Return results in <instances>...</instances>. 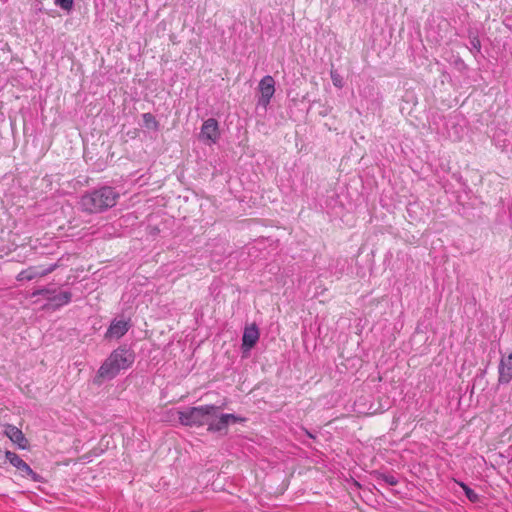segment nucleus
Segmentation results:
<instances>
[{"label":"nucleus","instance_id":"6ab92c4d","mask_svg":"<svg viewBox=\"0 0 512 512\" xmlns=\"http://www.w3.org/2000/svg\"><path fill=\"white\" fill-rule=\"evenodd\" d=\"M50 294H51V291L49 289L43 288V289H38V290L34 291L32 293V296L35 297V296H38V295H43V296H45L49 300L50 299Z\"/></svg>","mask_w":512,"mask_h":512},{"label":"nucleus","instance_id":"6e6552de","mask_svg":"<svg viewBox=\"0 0 512 512\" xmlns=\"http://www.w3.org/2000/svg\"><path fill=\"white\" fill-rule=\"evenodd\" d=\"M259 91L261 93L259 104L267 107L275 93V81L272 76L267 75L260 80Z\"/></svg>","mask_w":512,"mask_h":512},{"label":"nucleus","instance_id":"9d476101","mask_svg":"<svg viewBox=\"0 0 512 512\" xmlns=\"http://www.w3.org/2000/svg\"><path fill=\"white\" fill-rule=\"evenodd\" d=\"M129 329V323L122 320H114L105 333L106 339H119L126 334Z\"/></svg>","mask_w":512,"mask_h":512},{"label":"nucleus","instance_id":"dca6fc26","mask_svg":"<svg viewBox=\"0 0 512 512\" xmlns=\"http://www.w3.org/2000/svg\"><path fill=\"white\" fill-rule=\"evenodd\" d=\"M376 478L378 481H382L390 486H396L398 484L396 477L390 474H378Z\"/></svg>","mask_w":512,"mask_h":512},{"label":"nucleus","instance_id":"aec40b11","mask_svg":"<svg viewBox=\"0 0 512 512\" xmlns=\"http://www.w3.org/2000/svg\"><path fill=\"white\" fill-rule=\"evenodd\" d=\"M476 42H477V43H473V44H474V46H477V45L479 46V45H480V41H478V40H477Z\"/></svg>","mask_w":512,"mask_h":512},{"label":"nucleus","instance_id":"39448f33","mask_svg":"<svg viewBox=\"0 0 512 512\" xmlns=\"http://www.w3.org/2000/svg\"><path fill=\"white\" fill-rule=\"evenodd\" d=\"M5 457L11 465H13L24 478H29L35 482L40 480V476L34 472L31 467L21 459L16 453L11 451L5 452Z\"/></svg>","mask_w":512,"mask_h":512},{"label":"nucleus","instance_id":"f3484780","mask_svg":"<svg viewBox=\"0 0 512 512\" xmlns=\"http://www.w3.org/2000/svg\"><path fill=\"white\" fill-rule=\"evenodd\" d=\"M55 4L66 11H70L73 8L74 0H55Z\"/></svg>","mask_w":512,"mask_h":512},{"label":"nucleus","instance_id":"ddd939ff","mask_svg":"<svg viewBox=\"0 0 512 512\" xmlns=\"http://www.w3.org/2000/svg\"><path fill=\"white\" fill-rule=\"evenodd\" d=\"M142 119H143V123L146 128L154 130V131L159 129V122L157 121V119L155 118V116L152 113H150V112L144 113L142 115Z\"/></svg>","mask_w":512,"mask_h":512},{"label":"nucleus","instance_id":"2eb2a0df","mask_svg":"<svg viewBox=\"0 0 512 512\" xmlns=\"http://www.w3.org/2000/svg\"><path fill=\"white\" fill-rule=\"evenodd\" d=\"M459 484V486L463 489L466 497L469 499L470 502L472 503H477L479 502L480 500V497L479 495L474 491L472 490L471 488H469L465 483L463 482H457Z\"/></svg>","mask_w":512,"mask_h":512},{"label":"nucleus","instance_id":"4468645a","mask_svg":"<svg viewBox=\"0 0 512 512\" xmlns=\"http://www.w3.org/2000/svg\"><path fill=\"white\" fill-rule=\"evenodd\" d=\"M50 301L54 302L56 306H63L70 302L71 300V293L69 292H62L53 298L50 297Z\"/></svg>","mask_w":512,"mask_h":512},{"label":"nucleus","instance_id":"f8f14e48","mask_svg":"<svg viewBox=\"0 0 512 512\" xmlns=\"http://www.w3.org/2000/svg\"><path fill=\"white\" fill-rule=\"evenodd\" d=\"M259 340V330L255 324H252L244 329L242 337V346L246 350H250L255 346Z\"/></svg>","mask_w":512,"mask_h":512},{"label":"nucleus","instance_id":"9b49d317","mask_svg":"<svg viewBox=\"0 0 512 512\" xmlns=\"http://www.w3.org/2000/svg\"><path fill=\"white\" fill-rule=\"evenodd\" d=\"M499 383L507 384L512 380V354L502 357L499 364Z\"/></svg>","mask_w":512,"mask_h":512},{"label":"nucleus","instance_id":"423d86ee","mask_svg":"<svg viewBox=\"0 0 512 512\" xmlns=\"http://www.w3.org/2000/svg\"><path fill=\"white\" fill-rule=\"evenodd\" d=\"M244 419L234 414H218L216 417H211L208 431L211 432H227L228 426L237 422H243Z\"/></svg>","mask_w":512,"mask_h":512},{"label":"nucleus","instance_id":"1a4fd4ad","mask_svg":"<svg viewBox=\"0 0 512 512\" xmlns=\"http://www.w3.org/2000/svg\"><path fill=\"white\" fill-rule=\"evenodd\" d=\"M4 433L13 443L17 444L19 448H27L28 440L18 427L7 424L5 425Z\"/></svg>","mask_w":512,"mask_h":512},{"label":"nucleus","instance_id":"f03ea898","mask_svg":"<svg viewBox=\"0 0 512 512\" xmlns=\"http://www.w3.org/2000/svg\"><path fill=\"white\" fill-rule=\"evenodd\" d=\"M135 355L133 351L126 347H118L113 350L106 360L100 366L97 377L100 379H112L116 377L121 370L128 369L134 363Z\"/></svg>","mask_w":512,"mask_h":512},{"label":"nucleus","instance_id":"7ed1b4c3","mask_svg":"<svg viewBox=\"0 0 512 512\" xmlns=\"http://www.w3.org/2000/svg\"><path fill=\"white\" fill-rule=\"evenodd\" d=\"M219 408L214 405L193 407L186 411H179L178 418L181 424L186 426L209 427L211 417H216Z\"/></svg>","mask_w":512,"mask_h":512},{"label":"nucleus","instance_id":"a211bd4d","mask_svg":"<svg viewBox=\"0 0 512 512\" xmlns=\"http://www.w3.org/2000/svg\"><path fill=\"white\" fill-rule=\"evenodd\" d=\"M331 79H332L334 86H336L338 88H341L343 86L342 78L337 72H334V71L331 72Z\"/></svg>","mask_w":512,"mask_h":512},{"label":"nucleus","instance_id":"20e7f679","mask_svg":"<svg viewBox=\"0 0 512 512\" xmlns=\"http://www.w3.org/2000/svg\"><path fill=\"white\" fill-rule=\"evenodd\" d=\"M58 267L57 264H51L48 266L44 265H34L29 266L26 269L21 270L17 276V281H32L38 278H42L50 273H52Z\"/></svg>","mask_w":512,"mask_h":512},{"label":"nucleus","instance_id":"f257e3e1","mask_svg":"<svg viewBox=\"0 0 512 512\" xmlns=\"http://www.w3.org/2000/svg\"><path fill=\"white\" fill-rule=\"evenodd\" d=\"M120 198V194L110 186L86 193L81 197L80 205L85 212L102 213L114 207Z\"/></svg>","mask_w":512,"mask_h":512},{"label":"nucleus","instance_id":"412c9836","mask_svg":"<svg viewBox=\"0 0 512 512\" xmlns=\"http://www.w3.org/2000/svg\"><path fill=\"white\" fill-rule=\"evenodd\" d=\"M476 42H477V43H473V44H474V46H477V45L479 46V45H480V41H478V40H477Z\"/></svg>","mask_w":512,"mask_h":512},{"label":"nucleus","instance_id":"0eeeda50","mask_svg":"<svg viewBox=\"0 0 512 512\" xmlns=\"http://www.w3.org/2000/svg\"><path fill=\"white\" fill-rule=\"evenodd\" d=\"M220 137L218 122L209 118L203 122L199 138L207 144H215Z\"/></svg>","mask_w":512,"mask_h":512}]
</instances>
